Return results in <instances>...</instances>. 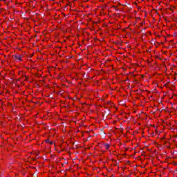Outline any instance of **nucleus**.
<instances>
[{
    "label": "nucleus",
    "mask_w": 177,
    "mask_h": 177,
    "mask_svg": "<svg viewBox=\"0 0 177 177\" xmlns=\"http://www.w3.org/2000/svg\"><path fill=\"white\" fill-rule=\"evenodd\" d=\"M15 59H16L17 60H19V62H22L21 59V55H15Z\"/></svg>",
    "instance_id": "nucleus-1"
},
{
    "label": "nucleus",
    "mask_w": 177,
    "mask_h": 177,
    "mask_svg": "<svg viewBox=\"0 0 177 177\" xmlns=\"http://www.w3.org/2000/svg\"><path fill=\"white\" fill-rule=\"evenodd\" d=\"M105 147L108 150V149H109V147H110V145L109 144H106Z\"/></svg>",
    "instance_id": "nucleus-2"
},
{
    "label": "nucleus",
    "mask_w": 177,
    "mask_h": 177,
    "mask_svg": "<svg viewBox=\"0 0 177 177\" xmlns=\"http://www.w3.org/2000/svg\"><path fill=\"white\" fill-rule=\"evenodd\" d=\"M50 145H53V142H50Z\"/></svg>",
    "instance_id": "nucleus-3"
},
{
    "label": "nucleus",
    "mask_w": 177,
    "mask_h": 177,
    "mask_svg": "<svg viewBox=\"0 0 177 177\" xmlns=\"http://www.w3.org/2000/svg\"><path fill=\"white\" fill-rule=\"evenodd\" d=\"M46 142H49V140H46Z\"/></svg>",
    "instance_id": "nucleus-4"
},
{
    "label": "nucleus",
    "mask_w": 177,
    "mask_h": 177,
    "mask_svg": "<svg viewBox=\"0 0 177 177\" xmlns=\"http://www.w3.org/2000/svg\"><path fill=\"white\" fill-rule=\"evenodd\" d=\"M174 165H177V164H176V163H175V164H174Z\"/></svg>",
    "instance_id": "nucleus-5"
}]
</instances>
